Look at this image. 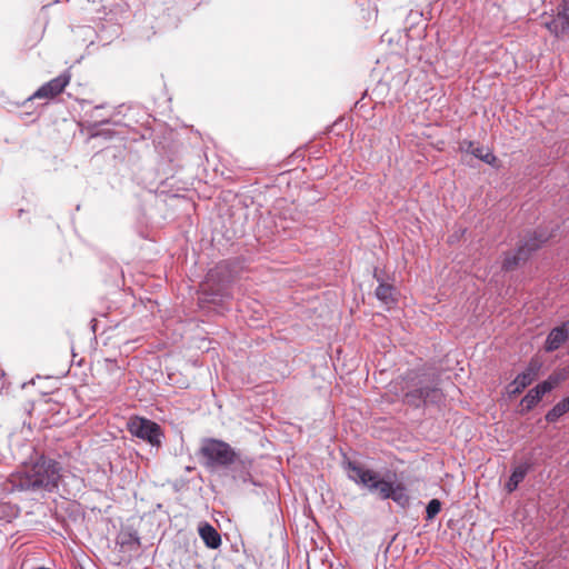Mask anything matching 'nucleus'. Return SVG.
I'll return each instance as SVG.
<instances>
[{"instance_id":"4","label":"nucleus","mask_w":569,"mask_h":569,"mask_svg":"<svg viewBox=\"0 0 569 569\" xmlns=\"http://www.w3.org/2000/svg\"><path fill=\"white\" fill-rule=\"evenodd\" d=\"M551 237L550 233L541 230L528 232L519 242L516 251L508 252L502 262V269L510 271L526 262L530 254L540 248Z\"/></svg>"},{"instance_id":"2","label":"nucleus","mask_w":569,"mask_h":569,"mask_svg":"<svg viewBox=\"0 0 569 569\" xmlns=\"http://www.w3.org/2000/svg\"><path fill=\"white\" fill-rule=\"evenodd\" d=\"M345 470L351 481L370 493L378 495L381 500L391 499L401 507H406L409 503L406 488L401 483H395L391 480L385 479L379 472L351 460L345 462Z\"/></svg>"},{"instance_id":"13","label":"nucleus","mask_w":569,"mask_h":569,"mask_svg":"<svg viewBox=\"0 0 569 569\" xmlns=\"http://www.w3.org/2000/svg\"><path fill=\"white\" fill-rule=\"evenodd\" d=\"M117 543L123 552H137L141 546L140 537L136 531H122L119 533Z\"/></svg>"},{"instance_id":"18","label":"nucleus","mask_w":569,"mask_h":569,"mask_svg":"<svg viewBox=\"0 0 569 569\" xmlns=\"http://www.w3.org/2000/svg\"><path fill=\"white\" fill-rule=\"evenodd\" d=\"M472 156L488 164H493L497 160L496 156L491 151L485 149L483 147L476 146V148L472 149Z\"/></svg>"},{"instance_id":"9","label":"nucleus","mask_w":569,"mask_h":569,"mask_svg":"<svg viewBox=\"0 0 569 569\" xmlns=\"http://www.w3.org/2000/svg\"><path fill=\"white\" fill-rule=\"evenodd\" d=\"M546 28L559 37L569 31V2H563L558 8V13L556 17L545 22Z\"/></svg>"},{"instance_id":"8","label":"nucleus","mask_w":569,"mask_h":569,"mask_svg":"<svg viewBox=\"0 0 569 569\" xmlns=\"http://www.w3.org/2000/svg\"><path fill=\"white\" fill-rule=\"evenodd\" d=\"M70 81L69 74H60L42 84L29 99H51L63 91Z\"/></svg>"},{"instance_id":"20","label":"nucleus","mask_w":569,"mask_h":569,"mask_svg":"<svg viewBox=\"0 0 569 569\" xmlns=\"http://www.w3.org/2000/svg\"><path fill=\"white\" fill-rule=\"evenodd\" d=\"M476 146L472 141H463L460 143V150L462 152H467V153H471L472 154V149H475Z\"/></svg>"},{"instance_id":"7","label":"nucleus","mask_w":569,"mask_h":569,"mask_svg":"<svg viewBox=\"0 0 569 569\" xmlns=\"http://www.w3.org/2000/svg\"><path fill=\"white\" fill-rule=\"evenodd\" d=\"M219 276V268L211 269L208 272L204 282L201 284L200 303H217L218 300L228 296L227 281H218Z\"/></svg>"},{"instance_id":"10","label":"nucleus","mask_w":569,"mask_h":569,"mask_svg":"<svg viewBox=\"0 0 569 569\" xmlns=\"http://www.w3.org/2000/svg\"><path fill=\"white\" fill-rule=\"evenodd\" d=\"M553 389V383L549 380L542 381L537 385L535 388L530 389L528 393L521 399V407L523 411H530L537 403L542 399V397L550 392Z\"/></svg>"},{"instance_id":"6","label":"nucleus","mask_w":569,"mask_h":569,"mask_svg":"<svg viewBox=\"0 0 569 569\" xmlns=\"http://www.w3.org/2000/svg\"><path fill=\"white\" fill-rule=\"evenodd\" d=\"M128 430L130 433L143 441H147L151 447L159 448L164 437L161 427L149 419L136 417L128 422Z\"/></svg>"},{"instance_id":"14","label":"nucleus","mask_w":569,"mask_h":569,"mask_svg":"<svg viewBox=\"0 0 569 569\" xmlns=\"http://www.w3.org/2000/svg\"><path fill=\"white\" fill-rule=\"evenodd\" d=\"M199 535L208 548L217 549L221 545V537L217 529L208 522L199 526Z\"/></svg>"},{"instance_id":"3","label":"nucleus","mask_w":569,"mask_h":569,"mask_svg":"<svg viewBox=\"0 0 569 569\" xmlns=\"http://www.w3.org/2000/svg\"><path fill=\"white\" fill-rule=\"evenodd\" d=\"M402 401L411 407L420 408L427 403H439L443 397L441 389L433 381H429L426 375L410 372L400 382Z\"/></svg>"},{"instance_id":"15","label":"nucleus","mask_w":569,"mask_h":569,"mask_svg":"<svg viewBox=\"0 0 569 569\" xmlns=\"http://www.w3.org/2000/svg\"><path fill=\"white\" fill-rule=\"evenodd\" d=\"M530 466L528 463H521L513 468L508 481L506 482V490L511 493L513 492L519 483L526 478Z\"/></svg>"},{"instance_id":"16","label":"nucleus","mask_w":569,"mask_h":569,"mask_svg":"<svg viewBox=\"0 0 569 569\" xmlns=\"http://www.w3.org/2000/svg\"><path fill=\"white\" fill-rule=\"evenodd\" d=\"M569 411V398H565L555 405L546 415L548 422H556L560 417Z\"/></svg>"},{"instance_id":"1","label":"nucleus","mask_w":569,"mask_h":569,"mask_svg":"<svg viewBox=\"0 0 569 569\" xmlns=\"http://www.w3.org/2000/svg\"><path fill=\"white\" fill-rule=\"evenodd\" d=\"M59 471L56 461L41 457L32 463L23 465L18 471L11 473L3 486V490L7 492H51L58 487Z\"/></svg>"},{"instance_id":"17","label":"nucleus","mask_w":569,"mask_h":569,"mask_svg":"<svg viewBox=\"0 0 569 569\" xmlns=\"http://www.w3.org/2000/svg\"><path fill=\"white\" fill-rule=\"evenodd\" d=\"M376 297L378 300H380L383 305L390 306L395 302L393 298V287L387 283H379V286L376 289Z\"/></svg>"},{"instance_id":"5","label":"nucleus","mask_w":569,"mask_h":569,"mask_svg":"<svg viewBox=\"0 0 569 569\" xmlns=\"http://www.w3.org/2000/svg\"><path fill=\"white\" fill-rule=\"evenodd\" d=\"M200 455L204 459V465L210 468L227 467L237 458V453L230 445L218 439L204 440L200 448Z\"/></svg>"},{"instance_id":"11","label":"nucleus","mask_w":569,"mask_h":569,"mask_svg":"<svg viewBox=\"0 0 569 569\" xmlns=\"http://www.w3.org/2000/svg\"><path fill=\"white\" fill-rule=\"evenodd\" d=\"M569 340V320L553 328L546 339V351H555L561 347L563 342Z\"/></svg>"},{"instance_id":"19","label":"nucleus","mask_w":569,"mask_h":569,"mask_svg":"<svg viewBox=\"0 0 569 569\" xmlns=\"http://www.w3.org/2000/svg\"><path fill=\"white\" fill-rule=\"evenodd\" d=\"M441 510V502L438 499H431L426 508L427 519L431 520L435 518Z\"/></svg>"},{"instance_id":"12","label":"nucleus","mask_w":569,"mask_h":569,"mask_svg":"<svg viewBox=\"0 0 569 569\" xmlns=\"http://www.w3.org/2000/svg\"><path fill=\"white\" fill-rule=\"evenodd\" d=\"M536 372L535 369L528 367L525 371L519 373L512 382L508 386V393L510 397H515L521 393L528 386L532 383L535 380Z\"/></svg>"}]
</instances>
